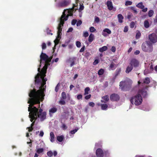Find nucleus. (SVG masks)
<instances>
[{
    "label": "nucleus",
    "mask_w": 157,
    "mask_h": 157,
    "mask_svg": "<svg viewBox=\"0 0 157 157\" xmlns=\"http://www.w3.org/2000/svg\"><path fill=\"white\" fill-rule=\"evenodd\" d=\"M40 67H41L42 63L44 65L40 71V68H38V73L35 77V83L36 84H39L41 85L39 89L37 91L34 89L31 90L29 94V96L30 97L28 101V103L29 104L28 107V110L29 113V117L31 122L33 120H36L37 118L41 121H44L46 118V113L45 112H43L42 109H38L33 105L36 103L40 104V101H42L44 99L45 96L44 92L45 91V86L46 81L47 80L46 76V70L48 66L49 65V63L51 61V59L49 58L46 54H41L40 56Z\"/></svg>",
    "instance_id": "nucleus-1"
},
{
    "label": "nucleus",
    "mask_w": 157,
    "mask_h": 157,
    "mask_svg": "<svg viewBox=\"0 0 157 157\" xmlns=\"http://www.w3.org/2000/svg\"><path fill=\"white\" fill-rule=\"evenodd\" d=\"M71 10H65L63 13L62 15L59 19V23L57 27V36L56 39L54 41L55 47L58 44L59 39L61 38L62 29L63 27L64 21L68 19V17L69 16H71L73 14Z\"/></svg>",
    "instance_id": "nucleus-2"
},
{
    "label": "nucleus",
    "mask_w": 157,
    "mask_h": 157,
    "mask_svg": "<svg viewBox=\"0 0 157 157\" xmlns=\"http://www.w3.org/2000/svg\"><path fill=\"white\" fill-rule=\"evenodd\" d=\"M146 89L147 87L145 89L139 90L137 94L131 98L130 101L132 104H134L136 105H138L141 104L143 99L141 94L143 97H145L147 94Z\"/></svg>",
    "instance_id": "nucleus-3"
},
{
    "label": "nucleus",
    "mask_w": 157,
    "mask_h": 157,
    "mask_svg": "<svg viewBox=\"0 0 157 157\" xmlns=\"http://www.w3.org/2000/svg\"><path fill=\"white\" fill-rule=\"evenodd\" d=\"M141 48L143 51L146 52H150L153 50L152 44L147 41L142 44Z\"/></svg>",
    "instance_id": "nucleus-4"
},
{
    "label": "nucleus",
    "mask_w": 157,
    "mask_h": 157,
    "mask_svg": "<svg viewBox=\"0 0 157 157\" xmlns=\"http://www.w3.org/2000/svg\"><path fill=\"white\" fill-rule=\"evenodd\" d=\"M56 7H60L65 6L71 2L70 0H55Z\"/></svg>",
    "instance_id": "nucleus-5"
},
{
    "label": "nucleus",
    "mask_w": 157,
    "mask_h": 157,
    "mask_svg": "<svg viewBox=\"0 0 157 157\" xmlns=\"http://www.w3.org/2000/svg\"><path fill=\"white\" fill-rule=\"evenodd\" d=\"M119 86L120 89L123 91L128 90L131 87L130 84L127 81L120 82Z\"/></svg>",
    "instance_id": "nucleus-6"
},
{
    "label": "nucleus",
    "mask_w": 157,
    "mask_h": 157,
    "mask_svg": "<svg viewBox=\"0 0 157 157\" xmlns=\"http://www.w3.org/2000/svg\"><path fill=\"white\" fill-rule=\"evenodd\" d=\"M149 39L150 41L153 43H156L157 41V36L154 33H153L149 35Z\"/></svg>",
    "instance_id": "nucleus-7"
},
{
    "label": "nucleus",
    "mask_w": 157,
    "mask_h": 157,
    "mask_svg": "<svg viewBox=\"0 0 157 157\" xmlns=\"http://www.w3.org/2000/svg\"><path fill=\"white\" fill-rule=\"evenodd\" d=\"M130 64L132 67H137L139 66V62L137 60L135 59H132L131 61Z\"/></svg>",
    "instance_id": "nucleus-8"
},
{
    "label": "nucleus",
    "mask_w": 157,
    "mask_h": 157,
    "mask_svg": "<svg viewBox=\"0 0 157 157\" xmlns=\"http://www.w3.org/2000/svg\"><path fill=\"white\" fill-rule=\"evenodd\" d=\"M110 98V100L112 101H116L119 99L120 97L117 94H113L111 95Z\"/></svg>",
    "instance_id": "nucleus-9"
},
{
    "label": "nucleus",
    "mask_w": 157,
    "mask_h": 157,
    "mask_svg": "<svg viewBox=\"0 0 157 157\" xmlns=\"http://www.w3.org/2000/svg\"><path fill=\"white\" fill-rule=\"evenodd\" d=\"M111 33V31L109 29L105 28L103 30L102 34L103 36L106 37Z\"/></svg>",
    "instance_id": "nucleus-10"
},
{
    "label": "nucleus",
    "mask_w": 157,
    "mask_h": 157,
    "mask_svg": "<svg viewBox=\"0 0 157 157\" xmlns=\"http://www.w3.org/2000/svg\"><path fill=\"white\" fill-rule=\"evenodd\" d=\"M97 157H103V152L102 150L100 148L98 149L96 151Z\"/></svg>",
    "instance_id": "nucleus-11"
},
{
    "label": "nucleus",
    "mask_w": 157,
    "mask_h": 157,
    "mask_svg": "<svg viewBox=\"0 0 157 157\" xmlns=\"http://www.w3.org/2000/svg\"><path fill=\"white\" fill-rule=\"evenodd\" d=\"M150 79L149 78L146 77L143 80H140L138 82V83L140 84V83H144L148 84L150 82Z\"/></svg>",
    "instance_id": "nucleus-12"
},
{
    "label": "nucleus",
    "mask_w": 157,
    "mask_h": 157,
    "mask_svg": "<svg viewBox=\"0 0 157 157\" xmlns=\"http://www.w3.org/2000/svg\"><path fill=\"white\" fill-rule=\"evenodd\" d=\"M108 8L109 10H111L113 9V3L111 0H108L106 3Z\"/></svg>",
    "instance_id": "nucleus-13"
},
{
    "label": "nucleus",
    "mask_w": 157,
    "mask_h": 157,
    "mask_svg": "<svg viewBox=\"0 0 157 157\" xmlns=\"http://www.w3.org/2000/svg\"><path fill=\"white\" fill-rule=\"evenodd\" d=\"M57 111V109L55 107H53L51 108L49 110V114L51 116H52L53 113H56Z\"/></svg>",
    "instance_id": "nucleus-14"
},
{
    "label": "nucleus",
    "mask_w": 157,
    "mask_h": 157,
    "mask_svg": "<svg viewBox=\"0 0 157 157\" xmlns=\"http://www.w3.org/2000/svg\"><path fill=\"white\" fill-rule=\"evenodd\" d=\"M78 130V128H77L74 130L71 131L69 133V134H70V136L69 137L68 136H67V138H70L72 137L73 136V135Z\"/></svg>",
    "instance_id": "nucleus-15"
},
{
    "label": "nucleus",
    "mask_w": 157,
    "mask_h": 157,
    "mask_svg": "<svg viewBox=\"0 0 157 157\" xmlns=\"http://www.w3.org/2000/svg\"><path fill=\"white\" fill-rule=\"evenodd\" d=\"M75 58H70L67 62L69 63L70 62L71 63L70 64V66L71 67L75 64Z\"/></svg>",
    "instance_id": "nucleus-16"
},
{
    "label": "nucleus",
    "mask_w": 157,
    "mask_h": 157,
    "mask_svg": "<svg viewBox=\"0 0 157 157\" xmlns=\"http://www.w3.org/2000/svg\"><path fill=\"white\" fill-rule=\"evenodd\" d=\"M102 100H101V101L102 102L106 103L109 100V97L108 95H106L105 96L103 97L102 98Z\"/></svg>",
    "instance_id": "nucleus-17"
},
{
    "label": "nucleus",
    "mask_w": 157,
    "mask_h": 157,
    "mask_svg": "<svg viewBox=\"0 0 157 157\" xmlns=\"http://www.w3.org/2000/svg\"><path fill=\"white\" fill-rule=\"evenodd\" d=\"M116 68V64L113 63H112L109 68V69L110 71L113 70L115 69Z\"/></svg>",
    "instance_id": "nucleus-18"
},
{
    "label": "nucleus",
    "mask_w": 157,
    "mask_h": 157,
    "mask_svg": "<svg viewBox=\"0 0 157 157\" xmlns=\"http://www.w3.org/2000/svg\"><path fill=\"white\" fill-rule=\"evenodd\" d=\"M50 141L53 142L55 141V135L53 132H51L50 133Z\"/></svg>",
    "instance_id": "nucleus-19"
},
{
    "label": "nucleus",
    "mask_w": 157,
    "mask_h": 157,
    "mask_svg": "<svg viewBox=\"0 0 157 157\" xmlns=\"http://www.w3.org/2000/svg\"><path fill=\"white\" fill-rule=\"evenodd\" d=\"M133 68V67L131 65L130 66H128L126 68L125 72L127 73H128L130 72H131Z\"/></svg>",
    "instance_id": "nucleus-20"
},
{
    "label": "nucleus",
    "mask_w": 157,
    "mask_h": 157,
    "mask_svg": "<svg viewBox=\"0 0 157 157\" xmlns=\"http://www.w3.org/2000/svg\"><path fill=\"white\" fill-rule=\"evenodd\" d=\"M136 6L138 8L142 9L144 8V6L143 5L142 2H140L136 5Z\"/></svg>",
    "instance_id": "nucleus-21"
},
{
    "label": "nucleus",
    "mask_w": 157,
    "mask_h": 157,
    "mask_svg": "<svg viewBox=\"0 0 157 157\" xmlns=\"http://www.w3.org/2000/svg\"><path fill=\"white\" fill-rule=\"evenodd\" d=\"M117 17L118 19L119 22L121 23L123 22V16L121 14H119L117 16Z\"/></svg>",
    "instance_id": "nucleus-22"
},
{
    "label": "nucleus",
    "mask_w": 157,
    "mask_h": 157,
    "mask_svg": "<svg viewBox=\"0 0 157 157\" xmlns=\"http://www.w3.org/2000/svg\"><path fill=\"white\" fill-rule=\"evenodd\" d=\"M108 49L107 47L106 46H104L101 48H99V51L100 52H102L105 51Z\"/></svg>",
    "instance_id": "nucleus-23"
},
{
    "label": "nucleus",
    "mask_w": 157,
    "mask_h": 157,
    "mask_svg": "<svg viewBox=\"0 0 157 157\" xmlns=\"http://www.w3.org/2000/svg\"><path fill=\"white\" fill-rule=\"evenodd\" d=\"M94 35L91 33L90 34L89 38H88V41L90 42H92L93 40H94Z\"/></svg>",
    "instance_id": "nucleus-24"
},
{
    "label": "nucleus",
    "mask_w": 157,
    "mask_h": 157,
    "mask_svg": "<svg viewBox=\"0 0 157 157\" xmlns=\"http://www.w3.org/2000/svg\"><path fill=\"white\" fill-rule=\"evenodd\" d=\"M57 140L59 142H62L64 139V137L63 136H59L57 137Z\"/></svg>",
    "instance_id": "nucleus-25"
},
{
    "label": "nucleus",
    "mask_w": 157,
    "mask_h": 157,
    "mask_svg": "<svg viewBox=\"0 0 157 157\" xmlns=\"http://www.w3.org/2000/svg\"><path fill=\"white\" fill-rule=\"evenodd\" d=\"M101 109L103 110H106L108 108V105L106 104H101Z\"/></svg>",
    "instance_id": "nucleus-26"
},
{
    "label": "nucleus",
    "mask_w": 157,
    "mask_h": 157,
    "mask_svg": "<svg viewBox=\"0 0 157 157\" xmlns=\"http://www.w3.org/2000/svg\"><path fill=\"white\" fill-rule=\"evenodd\" d=\"M44 151V149L43 148H36V151L39 154L42 153Z\"/></svg>",
    "instance_id": "nucleus-27"
},
{
    "label": "nucleus",
    "mask_w": 157,
    "mask_h": 157,
    "mask_svg": "<svg viewBox=\"0 0 157 157\" xmlns=\"http://www.w3.org/2000/svg\"><path fill=\"white\" fill-rule=\"evenodd\" d=\"M144 25L145 27L146 28H147L149 27V23L147 20H146L144 21Z\"/></svg>",
    "instance_id": "nucleus-28"
},
{
    "label": "nucleus",
    "mask_w": 157,
    "mask_h": 157,
    "mask_svg": "<svg viewBox=\"0 0 157 157\" xmlns=\"http://www.w3.org/2000/svg\"><path fill=\"white\" fill-rule=\"evenodd\" d=\"M90 89L89 87H86L85 89V90H84L85 92H84V94L85 95H86L88 94L89 92L90 91Z\"/></svg>",
    "instance_id": "nucleus-29"
},
{
    "label": "nucleus",
    "mask_w": 157,
    "mask_h": 157,
    "mask_svg": "<svg viewBox=\"0 0 157 157\" xmlns=\"http://www.w3.org/2000/svg\"><path fill=\"white\" fill-rule=\"evenodd\" d=\"M154 13V11L152 10H150L149 11L148 13V16L149 17H151L153 15Z\"/></svg>",
    "instance_id": "nucleus-30"
},
{
    "label": "nucleus",
    "mask_w": 157,
    "mask_h": 157,
    "mask_svg": "<svg viewBox=\"0 0 157 157\" xmlns=\"http://www.w3.org/2000/svg\"><path fill=\"white\" fill-rule=\"evenodd\" d=\"M148 68L147 69H146L144 71V74L145 75H146L147 74H148L149 73H150L151 72V71L148 70Z\"/></svg>",
    "instance_id": "nucleus-31"
},
{
    "label": "nucleus",
    "mask_w": 157,
    "mask_h": 157,
    "mask_svg": "<svg viewBox=\"0 0 157 157\" xmlns=\"http://www.w3.org/2000/svg\"><path fill=\"white\" fill-rule=\"evenodd\" d=\"M104 70L103 69H100L98 71V74L99 75H102L104 73Z\"/></svg>",
    "instance_id": "nucleus-32"
},
{
    "label": "nucleus",
    "mask_w": 157,
    "mask_h": 157,
    "mask_svg": "<svg viewBox=\"0 0 157 157\" xmlns=\"http://www.w3.org/2000/svg\"><path fill=\"white\" fill-rule=\"evenodd\" d=\"M59 104L61 105H64L65 104V102L63 99H61L59 101Z\"/></svg>",
    "instance_id": "nucleus-33"
},
{
    "label": "nucleus",
    "mask_w": 157,
    "mask_h": 157,
    "mask_svg": "<svg viewBox=\"0 0 157 157\" xmlns=\"http://www.w3.org/2000/svg\"><path fill=\"white\" fill-rule=\"evenodd\" d=\"M132 4V2L130 1H127L125 2V5L126 6L131 5Z\"/></svg>",
    "instance_id": "nucleus-34"
},
{
    "label": "nucleus",
    "mask_w": 157,
    "mask_h": 157,
    "mask_svg": "<svg viewBox=\"0 0 157 157\" xmlns=\"http://www.w3.org/2000/svg\"><path fill=\"white\" fill-rule=\"evenodd\" d=\"M90 31V32L93 33L96 31V29L93 27H91L89 28Z\"/></svg>",
    "instance_id": "nucleus-35"
},
{
    "label": "nucleus",
    "mask_w": 157,
    "mask_h": 157,
    "mask_svg": "<svg viewBox=\"0 0 157 157\" xmlns=\"http://www.w3.org/2000/svg\"><path fill=\"white\" fill-rule=\"evenodd\" d=\"M62 97L63 99L66 98V95L65 92H63L62 93Z\"/></svg>",
    "instance_id": "nucleus-36"
},
{
    "label": "nucleus",
    "mask_w": 157,
    "mask_h": 157,
    "mask_svg": "<svg viewBox=\"0 0 157 157\" xmlns=\"http://www.w3.org/2000/svg\"><path fill=\"white\" fill-rule=\"evenodd\" d=\"M47 154L48 156L51 157L53 155V153L51 151H50L47 152Z\"/></svg>",
    "instance_id": "nucleus-37"
},
{
    "label": "nucleus",
    "mask_w": 157,
    "mask_h": 157,
    "mask_svg": "<svg viewBox=\"0 0 157 157\" xmlns=\"http://www.w3.org/2000/svg\"><path fill=\"white\" fill-rule=\"evenodd\" d=\"M141 36V33L139 32H137L136 34V38L137 39H139Z\"/></svg>",
    "instance_id": "nucleus-38"
},
{
    "label": "nucleus",
    "mask_w": 157,
    "mask_h": 157,
    "mask_svg": "<svg viewBox=\"0 0 157 157\" xmlns=\"http://www.w3.org/2000/svg\"><path fill=\"white\" fill-rule=\"evenodd\" d=\"M76 46L78 48H80L81 47V44L80 42L77 41L76 43Z\"/></svg>",
    "instance_id": "nucleus-39"
},
{
    "label": "nucleus",
    "mask_w": 157,
    "mask_h": 157,
    "mask_svg": "<svg viewBox=\"0 0 157 157\" xmlns=\"http://www.w3.org/2000/svg\"><path fill=\"white\" fill-rule=\"evenodd\" d=\"M34 122H33L31 124V126L30 127L28 128H29V131L30 132L33 129V128H32V127L33 125Z\"/></svg>",
    "instance_id": "nucleus-40"
},
{
    "label": "nucleus",
    "mask_w": 157,
    "mask_h": 157,
    "mask_svg": "<svg viewBox=\"0 0 157 157\" xmlns=\"http://www.w3.org/2000/svg\"><path fill=\"white\" fill-rule=\"evenodd\" d=\"M94 21L96 23H99L100 21V19L99 18L97 17H95Z\"/></svg>",
    "instance_id": "nucleus-41"
},
{
    "label": "nucleus",
    "mask_w": 157,
    "mask_h": 157,
    "mask_svg": "<svg viewBox=\"0 0 157 157\" xmlns=\"http://www.w3.org/2000/svg\"><path fill=\"white\" fill-rule=\"evenodd\" d=\"M89 36V34L86 31L83 32V36L86 37Z\"/></svg>",
    "instance_id": "nucleus-42"
},
{
    "label": "nucleus",
    "mask_w": 157,
    "mask_h": 157,
    "mask_svg": "<svg viewBox=\"0 0 157 157\" xmlns=\"http://www.w3.org/2000/svg\"><path fill=\"white\" fill-rule=\"evenodd\" d=\"M131 9L132 10H133V11H134V13H137V12L136 9L134 7H131Z\"/></svg>",
    "instance_id": "nucleus-43"
},
{
    "label": "nucleus",
    "mask_w": 157,
    "mask_h": 157,
    "mask_svg": "<svg viewBox=\"0 0 157 157\" xmlns=\"http://www.w3.org/2000/svg\"><path fill=\"white\" fill-rule=\"evenodd\" d=\"M135 23L134 22H132L130 24V26L131 28H134L135 25Z\"/></svg>",
    "instance_id": "nucleus-44"
},
{
    "label": "nucleus",
    "mask_w": 157,
    "mask_h": 157,
    "mask_svg": "<svg viewBox=\"0 0 157 157\" xmlns=\"http://www.w3.org/2000/svg\"><path fill=\"white\" fill-rule=\"evenodd\" d=\"M41 46H42V49L43 50V49H46V44H45V43H42Z\"/></svg>",
    "instance_id": "nucleus-45"
},
{
    "label": "nucleus",
    "mask_w": 157,
    "mask_h": 157,
    "mask_svg": "<svg viewBox=\"0 0 157 157\" xmlns=\"http://www.w3.org/2000/svg\"><path fill=\"white\" fill-rule=\"evenodd\" d=\"M82 24V21L81 20H79L77 22L76 25L77 26H78L81 25Z\"/></svg>",
    "instance_id": "nucleus-46"
},
{
    "label": "nucleus",
    "mask_w": 157,
    "mask_h": 157,
    "mask_svg": "<svg viewBox=\"0 0 157 157\" xmlns=\"http://www.w3.org/2000/svg\"><path fill=\"white\" fill-rule=\"evenodd\" d=\"M59 84L58 83L57 84L56 86V87L55 89V90L56 92H57L59 89Z\"/></svg>",
    "instance_id": "nucleus-47"
},
{
    "label": "nucleus",
    "mask_w": 157,
    "mask_h": 157,
    "mask_svg": "<svg viewBox=\"0 0 157 157\" xmlns=\"http://www.w3.org/2000/svg\"><path fill=\"white\" fill-rule=\"evenodd\" d=\"M77 22V20L75 19H73L71 21V24L72 25H75Z\"/></svg>",
    "instance_id": "nucleus-48"
},
{
    "label": "nucleus",
    "mask_w": 157,
    "mask_h": 157,
    "mask_svg": "<svg viewBox=\"0 0 157 157\" xmlns=\"http://www.w3.org/2000/svg\"><path fill=\"white\" fill-rule=\"evenodd\" d=\"M51 32V30H49V29H46V32L47 33V34L51 35H52V33H51L50 32Z\"/></svg>",
    "instance_id": "nucleus-49"
},
{
    "label": "nucleus",
    "mask_w": 157,
    "mask_h": 157,
    "mask_svg": "<svg viewBox=\"0 0 157 157\" xmlns=\"http://www.w3.org/2000/svg\"><path fill=\"white\" fill-rule=\"evenodd\" d=\"M82 94H79L77 95V98L78 100H80L82 99Z\"/></svg>",
    "instance_id": "nucleus-50"
},
{
    "label": "nucleus",
    "mask_w": 157,
    "mask_h": 157,
    "mask_svg": "<svg viewBox=\"0 0 157 157\" xmlns=\"http://www.w3.org/2000/svg\"><path fill=\"white\" fill-rule=\"evenodd\" d=\"M84 8V6H83V5L82 4V5L80 4L79 10L80 11L82 10H83Z\"/></svg>",
    "instance_id": "nucleus-51"
},
{
    "label": "nucleus",
    "mask_w": 157,
    "mask_h": 157,
    "mask_svg": "<svg viewBox=\"0 0 157 157\" xmlns=\"http://www.w3.org/2000/svg\"><path fill=\"white\" fill-rule=\"evenodd\" d=\"M89 105L90 106L93 107L94 106L95 104L94 102H91L89 103Z\"/></svg>",
    "instance_id": "nucleus-52"
},
{
    "label": "nucleus",
    "mask_w": 157,
    "mask_h": 157,
    "mask_svg": "<svg viewBox=\"0 0 157 157\" xmlns=\"http://www.w3.org/2000/svg\"><path fill=\"white\" fill-rule=\"evenodd\" d=\"M91 96V95L89 94L88 95H87L85 97V99L87 100V99H90V98Z\"/></svg>",
    "instance_id": "nucleus-53"
},
{
    "label": "nucleus",
    "mask_w": 157,
    "mask_h": 157,
    "mask_svg": "<svg viewBox=\"0 0 157 157\" xmlns=\"http://www.w3.org/2000/svg\"><path fill=\"white\" fill-rule=\"evenodd\" d=\"M111 51H112L113 52H115L116 51V48L114 46H113L111 49Z\"/></svg>",
    "instance_id": "nucleus-54"
},
{
    "label": "nucleus",
    "mask_w": 157,
    "mask_h": 157,
    "mask_svg": "<svg viewBox=\"0 0 157 157\" xmlns=\"http://www.w3.org/2000/svg\"><path fill=\"white\" fill-rule=\"evenodd\" d=\"M154 22L155 24H157V14L156 15L155 17Z\"/></svg>",
    "instance_id": "nucleus-55"
},
{
    "label": "nucleus",
    "mask_w": 157,
    "mask_h": 157,
    "mask_svg": "<svg viewBox=\"0 0 157 157\" xmlns=\"http://www.w3.org/2000/svg\"><path fill=\"white\" fill-rule=\"evenodd\" d=\"M73 30V29L72 27L70 28L67 31V33H69L71 32Z\"/></svg>",
    "instance_id": "nucleus-56"
},
{
    "label": "nucleus",
    "mask_w": 157,
    "mask_h": 157,
    "mask_svg": "<svg viewBox=\"0 0 157 157\" xmlns=\"http://www.w3.org/2000/svg\"><path fill=\"white\" fill-rule=\"evenodd\" d=\"M85 46H84L79 51L80 52H83L85 50Z\"/></svg>",
    "instance_id": "nucleus-57"
},
{
    "label": "nucleus",
    "mask_w": 157,
    "mask_h": 157,
    "mask_svg": "<svg viewBox=\"0 0 157 157\" xmlns=\"http://www.w3.org/2000/svg\"><path fill=\"white\" fill-rule=\"evenodd\" d=\"M128 26H125L124 28V32H126L128 31Z\"/></svg>",
    "instance_id": "nucleus-58"
},
{
    "label": "nucleus",
    "mask_w": 157,
    "mask_h": 157,
    "mask_svg": "<svg viewBox=\"0 0 157 157\" xmlns=\"http://www.w3.org/2000/svg\"><path fill=\"white\" fill-rule=\"evenodd\" d=\"M44 134V133L43 132V131H41L40 132L39 135L40 136L42 137L43 136Z\"/></svg>",
    "instance_id": "nucleus-59"
},
{
    "label": "nucleus",
    "mask_w": 157,
    "mask_h": 157,
    "mask_svg": "<svg viewBox=\"0 0 157 157\" xmlns=\"http://www.w3.org/2000/svg\"><path fill=\"white\" fill-rule=\"evenodd\" d=\"M98 63V59L95 60L93 64L94 65H96Z\"/></svg>",
    "instance_id": "nucleus-60"
},
{
    "label": "nucleus",
    "mask_w": 157,
    "mask_h": 157,
    "mask_svg": "<svg viewBox=\"0 0 157 157\" xmlns=\"http://www.w3.org/2000/svg\"><path fill=\"white\" fill-rule=\"evenodd\" d=\"M59 58H56L55 59H53L52 60V62H57L58 60H59Z\"/></svg>",
    "instance_id": "nucleus-61"
},
{
    "label": "nucleus",
    "mask_w": 157,
    "mask_h": 157,
    "mask_svg": "<svg viewBox=\"0 0 157 157\" xmlns=\"http://www.w3.org/2000/svg\"><path fill=\"white\" fill-rule=\"evenodd\" d=\"M142 9V11L143 12H145L147 11V8H144L143 9Z\"/></svg>",
    "instance_id": "nucleus-62"
},
{
    "label": "nucleus",
    "mask_w": 157,
    "mask_h": 157,
    "mask_svg": "<svg viewBox=\"0 0 157 157\" xmlns=\"http://www.w3.org/2000/svg\"><path fill=\"white\" fill-rule=\"evenodd\" d=\"M140 51L138 50H136V51L134 52V54L135 55H138L140 53Z\"/></svg>",
    "instance_id": "nucleus-63"
},
{
    "label": "nucleus",
    "mask_w": 157,
    "mask_h": 157,
    "mask_svg": "<svg viewBox=\"0 0 157 157\" xmlns=\"http://www.w3.org/2000/svg\"><path fill=\"white\" fill-rule=\"evenodd\" d=\"M62 128L64 129H66L67 127L66 125L64 124H63L62 125Z\"/></svg>",
    "instance_id": "nucleus-64"
}]
</instances>
